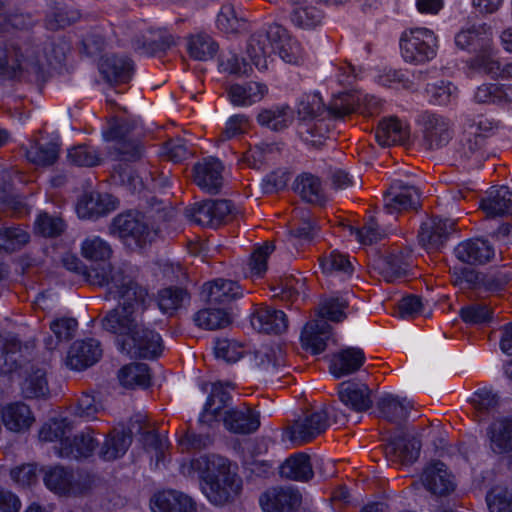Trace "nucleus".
<instances>
[{"label":"nucleus","instance_id":"obj_1","mask_svg":"<svg viewBox=\"0 0 512 512\" xmlns=\"http://www.w3.org/2000/svg\"><path fill=\"white\" fill-rule=\"evenodd\" d=\"M181 473L192 477L199 474L201 488L209 501L222 506L235 499L241 490V479L231 470L228 459L211 454L192 459L181 465Z\"/></svg>","mask_w":512,"mask_h":512},{"label":"nucleus","instance_id":"obj_2","mask_svg":"<svg viewBox=\"0 0 512 512\" xmlns=\"http://www.w3.org/2000/svg\"><path fill=\"white\" fill-rule=\"evenodd\" d=\"M115 277L112 286L108 287V295L119 299L120 305L109 311L101 323L104 330L118 336V342L137 328V311L145 306L148 292L132 278Z\"/></svg>","mask_w":512,"mask_h":512},{"label":"nucleus","instance_id":"obj_3","mask_svg":"<svg viewBox=\"0 0 512 512\" xmlns=\"http://www.w3.org/2000/svg\"><path fill=\"white\" fill-rule=\"evenodd\" d=\"M52 61L41 55L39 47L20 45L15 41L0 42V77L16 79L25 74L37 80L43 77L45 66Z\"/></svg>","mask_w":512,"mask_h":512},{"label":"nucleus","instance_id":"obj_4","mask_svg":"<svg viewBox=\"0 0 512 512\" xmlns=\"http://www.w3.org/2000/svg\"><path fill=\"white\" fill-rule=\"evenodd\" d=\"M112 254L110 245L100 237L87 238L82 244V255L93 261L89 269L83 271L84 279L93 286H112L113 278L121 275V278H131L120 267H113L108 259Z\"/></svg>","mask_w":512,"mask_h":512},{"label":"nucleus","instance_id":"obj_5","mask_svg":"<svg viewBox=\"0 0 512 512\" xmlns=\"http://www.w3.org/2000/svg\"><path fill=\"white\" fill-rule=\"evenodd\" d=\"M110 231L132 249L151 244L157 236V230L148 223L143 214L131 211L116 216Z\"/></svg>","mask_w":512,"mask_h":512},{"label":"nucleus","instance_id":"obj_6","mask_svg":"<svg viewBox=\"0 0 512 512\" xmlns=\"http://www.w3.org/2000/svg\"><path fill=\"white\" fill-rule=\"evenodd\" d=\"M46 486L60 495H86L93 486V478L86 471H72L62 466L49 468L44 475Z\"/></svg>","mask_w":512,"mask_h":512},{"label":"nucleus","instance_id":"obj_7","mask_svg":"<svg viewBox=\"0 0 512 512\" xmlns=\"http://www.w3.org/2000/svg\"><path fill=\"white\" fill-rule=\"evenodd\" d=\"M400 47L406 62L423 64L436 56V37L428 29H413L402 35Z\"/></svg>","mask_w":512,"mask_h":512},{"label":"nucleus","instance_id":"obj_8","mask_svg":"<svg viewBox=\"0 0 512 512\" xmlns=\"http://www.w3.org/2000/svg\"><path fill=\"white\" fill-rule=\"evenodd\" d=\"M330 409L324 406L321 409L308 411L290 425L286 433L296 445H302L324 433L330 426Z\"/></svg>","mask_w":512,"mask_h":512},{"label":"nucleus","instance_id":"obj_9","mask_svg":"<svg viewBox=\"0 0 512 512\" xmlns=\"http://www.w3.org/2000/svg\"><path fill=\"white\" fill-rule=\"evenodd\" d=\"M284 35V27L273 24L268 28L260 29L254 32L247 44L246 53L253 65L259 70H265L268 67V59L276 54L277 41Z\"/></svg>","mask_w":512,"mask_h":512},{"label":"nucleus","instance_id":"obj_10","mask_svg":"<svg viewBox=\"0 0 512 512\" xmlns=\"http://www.w3.org/2000/svg\"><path fill=\"white\" fill-rule=\"evenodd\" d=\"M120 350L133 358L153 359L162 352L160 335L140 323L130 336L118 341Z\"/></svg>","mask_w":512,"mask_h":512},{"label":"nucleus","instance_id":"obj_11","mask_svg":"<svg viewBox=\"0 0 512 512\" xmlns=\"http://www.w3.org/2000/svg\"><path fill=\"white\" fill-rule=\"evenodd\" d=\"M383 211L396 218L405 211H417L421 207V195L419 189L412 185L395 181L383 196Z\"/></svg>","mask_w":512,"mask_h":512},{"label":"nucleus","instance_id":"obj_12","mask_svg":"<svg viewBox=\"0 0 512 512\" xmlns=\"http://www.w3.org/2000/svg\"><path fill=\"white\" fill-rule=\"evenodd\" d=\"M380 100L375 96L364 95L358 97L354 94L343 93L334 97L327 107L328 115L335 120H344L355 111L370 116L379 111Z\"/></svg>","mask_w":512,"mask_h":512},{"label":"nucleus","instance_id":"obj_13","mask_svg":"<svg viewBox=\"0 0 512 512\" xmlns=\"http://www.w3.org/2000/svg\"><path fill=\"white\" fill-rule=\"evenodd\" d=\"M419 122L422 125V144L427 150L440 149L452 139L451 123L446 117L425 112Z\"/></svg>","mask_w":512,"mask_h":512},{"label":"nucleus","instance_id":"obj_14","mask_svg":"<svg viewBox=\"0 0 512 512\" xmlns=\"http://www.w3.org/2000/svg\"><path fill=\"white\" fill-rule=\"evenodd\" d=\"M301 494L289 487H272L261 494L259 503L264 512H295L301 505Z\"/></svg>","mask_w":512,"mask_h":512},{"label":"nucleus","instance_id":"obj_15","mask_svg":"<svg viewBox=\"0 0 512 512\" xmlns=\"http://www.w3.org/2000/svg\"><path fill=\"white\" fill-rule=\"evenodd\" d=\"M228 389H234L231 383L216 382L212 384L210 395L200 416V422L212 425L223 420L224 411L231 409L232 396Z\"/></svg>","mask_w":512,"mask_h":512},{"label":"nucleus","instance_id":"obj_16","mask_svg":"<svg viewBox=\"0 0 512 512\" xmlns=\"http://www.w3.org/2000/svg\"><path fill=\"white\" fill-rule=\"evenodd\" d=\"M423 486L433 495L445 496L455 489L454 477L441 461L429 463L421 475Z\"/></svg>","mask_w":512,"mask_h":512},{"label":"nucleus","instance_id":"obj_17","mask_svg":"<svg viewBox=\"0 0 512 512\" xmlns=\"http://www.w3.org/2000/svg\"><path fill=\"white\" fill-rule=\"evenodd\" d=\"M224 426L237 434H250L260 426V415L246 404L224 411Z\"/></svg>","mask_w":512,"mask_h":512},{"label":"nucleus","instance_id":"obj_18","mask_svg":"<svg viewBox=\"0 0 512 512\" xmlns=\"http://www.w3.org/2000/svg\"><path fill=\"white\" fill-rule=\"evenodd\" d=\"M101 355L99 341L95 339L76 341L68 351L66 364L73 370L81 371L95 364Z\"/></svg>","mask_w":512,"mask_h":512},{"label":"nucleus","instance_id":"obj_19","mask_svg":"<svg viewBox=\"0 0 512 512\" xmlns=\"http://www.w3.org/2000/svg\"><path fill=\"white\" fill-rule=\"evenodd\" d=\"M194 182L204 191L217 194L223 184V166L215 158H206L194 166Z\"/></svg>","mask_w":512,"mask_h":512},{"label":"nucleus","instance_id":"obj_20","mask_svg":"<svg viewBox=\"0 0 512 512\" xmlns=\"http://www.w3.org/2000/svg\"><path fill=\"white\" fill-rule=\"evenodd\" d=\"M153 512H196V503L187 494L167 489L156 493L151 499Z\"/></svg>","mask_w":512,"mask_h":512},{"label":"nucleus","instance_id":"obj_21","mask_svg":"<svg viewBox=\"0 0 512 512\" xmlns=\"http://www.w3.org/2000/svg\"><path fill=\"white\" fill-rule=\"evenodd\" d=\"M454 223L439 217H431L421 224L418 238L428 250H437L447 240Z\"/></svg>","mask_w":512,"mask_h":512},{"label":"nucleus","instance_id":"obj_22","mask_svg":"<svg viewBox=\"0 0 512 512\" xmlns=\"http://www.w3.org/2000/svg\"><path fill=\"white\" fill-rule=\"evenodd\" d=\"M410 257V252L404 250L388 253L375 262V270L388 283L398 281L407 275Z\"/></svg>","mask_w":512,"mask_h":512},{"label":"nucleus","instance_id":"obj_23","mask_svg":"<svg viewBox=\"0 0 512 512\" xmlns=\"http://www.w3.org/2000/svg\"><path fill=\"white\" fill-rule=\"evenodd\" d=\"M97 446L98 441L92 432L87 430L75 435L73 439L68 437L62 440L61 445L55 449L59 457L78 460L91 456Z\"/></svg>","mask_w":512,"mask_h":512},{"label":"nucleus","instance_id":"obj_24","mask_svg":"<svg viewBox=\"0 0 512 512\" xmlns=\"http://www.w3.org/2000/svg\"><path fill=\"white\" fill-rule=\"evenodd\" d=\"M338 396L340 401L356 412H363L371 408V390L365 383L343 382L339 385Z\"/></svg>","mask_w":512,"mask_h":512},{"label":"nucleus","instance_id":"obj_25","mask_svg":"<svg viewBox=\"0 0 512 512\" xmlns=\"http://www.w3.org/2000/svg\"><path fill=\"white\" fill-rule=\"evenodd\" d=\"M99 71L108 83H127L132 77L134 66L127 57L109 55L101 58Z\"/></svg>","mask_w":512,"mask_h":512},{"label":"nucleus","instance_id":"obj_26","mask_svg":"<svg viewBox=\"0 0 512 512\" xmlns=\"http://www.w3.org/2000/svg\"><path fill=\"white\" fill-rule=\"evenodd\" d=\"M455 255L463 263L485 264L493 258L494 248L487 240L469 239L457 245Z\"/></svg>","mask_w":512,"mask_h":512},{"label":"nucleus","instance_id":"obj_27","mask_svg":"<svg viewBox=\"0 0 512 512\" xmlns=\"http://www.w3.org/2000/svg\"><path fill=\"white\" fill-rule=\"evenodd\" d=\"M118 201L110 194L99 192L86 193L77 205V213L81 218L99 217L117 207Z\"/></svg>","mask_w":512,"mask_h":512},{"label":"nucleus","instance_id":"obj_28","mask_svg":"<svg viewBox=\"0 0 512 512\" xmlns=\"http://www.w3.org/2000/svg\"><path fill=\"white\" fill-rule=\"evenodd\" d=\"M251 325L259 332L281 334L288 328V319L283 311L260 307L252 314Z\"/></svg>","mask_w":512,"mask_h":512},{"label":"nucleus","instance_id":"obj_29","mask_svg":"<svg viewBox=\"0 0 512 512\" xmlns=\"http://www.w3.org/2000/svg\"><path fill=\"white\" fill-rule=\"evenodd\" d=\"M471 71L482 72L492 78L500 73V62L497 59V50L493 40H485L483 46L476 49L475 55L466 61Z\"/></svg>","mask_w":512,"mask_h":512},{"label":"nucleus","instance_id":"obj_30","mask_svg":"<svg viewBox=\"0 0 512 512\" xmlns=\"http://www.w3.org/2000/svg\"><path fill=\"white\" fill-rule=\"evenodd\" d=\"M244 360L250 368L270 374H274L285 363L283 351L279 347H264L245 353Z\"/></svg>","mask_w":512,"mask_h":512},{"label":"nucleus","instance_id":"obj_31","mask_svg":"<svg viewBox=\"0 0 512 512\" xmlns=\"http://www.w3.org/2000/svg\"><path fill=\"white\" fill-rule=\"evenodd\" d=\"M331 336V326L324 320H313L306 324L301 333L302 346L313 354L322 353Z\"/></svg>","mask_w":512,"mask_h":512},{"label":"nucleus","instance_id":"obj_32","mask_svg":"<svg viewBox=\"0 0 512 512\" xmlns=\"http://www.w3.org/2000/svg\"><path fill=\"white\" fill-rule=\"evenodd\" d=\"M482 136H475L464 130L456 153L464 164L477 168L485 161L487 154Z\"/></svg>","mask_w":512,"mask_h":512},{"label":"nucleus","instance_id":"obj_33","mask_svg":"<svg viewBox=\"0 0 512 512\" xmlns=\"http://www.w3.org/2000/svg\"><path fill=\"white\" fill-rule=\"evenodd\" d=\"M242 296V289L232 280L216 279L204 284L202 297L211 304H223Z\"/></svg>","mask_w":512,"mask_h":512},{"label":"nucleus","instance_id":"obj_34","mask_svg":"<svg viewBox=\"0 0 512 512\" xmlns=\"http://www.w3.org/2000/svg\"><path fill=\"white\" fill-rule=\"evenodd\" d=\"M421 443L416 438L399 436L386 446V455L392 462L408 464L414 462L420 453Z\"/></svg>","mask_w":512,"mask_h":512},{"label":"nucleus","instance_id":"obj_35","mask_svg":"<svg viewBox=\"0 0 512 512\" xmlns=\"http://www.w3.org/2000/svg\"><path fill=\"white\" fill-rule=\"evenodd\" d=\"M409 127L397 117L383 119L376 131V140L381 146L406 144L409 140Z\"/></svg>","mask_w":512,"mask_h":512},{"label":"nucleus","instance_id":"obj_36","mask_svg":"<svg viewBox=\"0 0 512 512\" xmlns=\"http://www.w3.org/2000/svg\"><path fill=\"white\" fill-rule=\"evenodd\" d=\"M4 426L13 432H24L34 422V416L28 405L22 402L10 403L2 409Z\"/></svg>","mask_w":512,"mask_h":512},{"label":"nucleus","instance_id":"obj_37","mask_svg":"<svg viewBox=\"0 0 512 512\" xmlns=\"http://www.w3.org/2000/svg\"><path fill=\"white\" fill-rule=\"evenodd\" d=\"M481 209L488 217L512 214V191L506 186L492 189L488 196L481 200Z\"/></svg>","mask_w":512,"mask_h":512},{"label":"nucleus","instance_id":"obj_38","mask_svg":"<svg viewBox=\"0 0 512 512\" xmlns=\"http://www.w3.org/2000/svg\"><path fill=\"white\" fill-rule=\"evenodd\" d=\"M365 361V354L362 349L349 347L336 354L330 365L331 373L336 377L357 371Z\"/></svg>","mask_w":512,"mask_h":512},{"label":"nucleus","instance_id":"obj_39","mask_svg":"<svg viewBox=\"0 0 512 512\" xmlns=\"http://www.w3.org/2000/svg\"><path fill=\"white\" fill-rule=\"evenodd\" d=\"M282 478L293 481H309L313 475L310 457L305 453H296L287 458L279 468Z\"/></svg>","mask_w":512,"mask_h":512},{"label":"nucleus","instance_id":"obj_40","mask_svg":"<svg viewBox=\"0 0 512 512\" xmlns=\"http://www.w3.org/2000/svg\"><path fill=\"white\" fill-rule=\"evenodd\" d=\"M175 45L174 37L166 31H150L142 39L134 41V48L144 55L155 56L165 52Z\"/></svg>","mask_w":512,"mask_h":512},{"label":"nucleus","instance_id":"obj_41","mask_svg":"<svg viewBox=\"0 0 512 512\" xmlns=\"http://www.w3.org/2000/svg\"><path fill=\"white\" fill-rule=\"evenodd\" d=\"M133 431L122 429L112 430L100 450V457L111 461L123 456L132 443Z\"/></svg>","mask_w":512,"mask_h":512},{"label":"nucleus","instance_id":"obj_42","mask_svg":"<svg viewBox=\"0 0 512 512\" xmlns=\"http://www.w3.org/2000/svg\"><path fill=\"white\" fill-rule=\"evenodd\" d=\"M387 214L382 211L378 216H370L361 229L350 227L351 234L356 236V239L365 245L373 244L385 237L386 226L388 220L385 219Z\"/></svg>","mask_w":512,"mask_h":512},{"label":"nucleus","instance_id":"obj_43","mask_svg":"<svg viewBox=\"0 0 512 512\" xmlns=\"http://www.w3.org/2000/svg\"><path fill=\"white\" fill-rule=\"evenodd\" d=\"M266 85L258 82H249L245 85L233 84L227 88L230 101L234 105H251L259 102L266 95Z\"/></svg>","mask_w":512,"mask_h":512},{"label":"nucleus","instance_id":"obj_44","mask_svg":"<svg viewBox=\"0 0 512 512\" xmlns=\"http://www.w3.org/2000/svg\"><path fill=\"white\" fill-rule=\"evenodd\" d=\"M488 434L491 448L495 453L502 454L512 451V418L494 421Z\"/></svg>","mask_w":512,"mask_h":512},{"label":"nucleus","instance_id":"obj_45","mask_svg":"<svg viewBox=\"0 0 512 512\" xmlns=\"http://www.w3.org/2000/svg\"><path fill=\"white\" fill-rule=\"evenodd\" d=\"M377 409L380 417L398 424L407 418L411 405L405 399L400 400L398 397L387 394L378 400Z\"/></svg>","mask_w":512,"mask_h":512},{"label":"nucleus","instance_id":"obj_46","mask_svg":"<svg viewBox=\"0 0 512 512\" xmlns=\"http://www.w3.org/2000/svg\"><path fill=\"white\" fill-rule=\"evenodd\" d=\"M295 190L309 203L322 205L326 201L320 179L312 174L297 177Z\"/></svg>","mask_w":512,"mask_h":512},{"label":"nucleus","instance_id":"obj_47","mask_svg":"<svg viewBox=\"0 0 512 512\" xmlns=\"http://www.w3.org/2000/svg\"><path fill=\"white\" fill-rule=\"evenodd\" d=\"M485 40H492L491 27L486 23L463 29L455 36V43L461 49L475 47L476 50Z\"/></svg>","mask_w":512,"mask_h":512},{"label":"nucleus","instance_id":"obj_48","mask_svg":"<svg viewBox=\"0 0 512 512\" xmlns=\"http://www.w3.org/2000/svg\"><path fill=\"white\" fill-rule=\"evenodd\" d=\"M27 160L37 166H49L59 156V146L54 142H33L25 150Z\"/></svg>","mask_w":512,"mask_h":512},{"label":"nucleus","instance_id":"obj_49","mask_svg":"<svg viewBox=\"0 0 512 512\" xmlns=\"http://www.w3.org/2000/svg\"><path fill=\"white\" fill-rule=\"evenodd\" d=\"M131 431L141 434V441L144 447L149 450H154L158 458L163 454L165 443L155 430L151 429L146 416H135V418L131 420Z\"/></svg>","mask_w":512,"mask_h":512},{"label":"nucleus","instance_id":"obj_50","mask_svg":"<svg viewBox=\"0 0 512 512\" xmlns=\"http://www.w3.org/2000/svg\"><path fill=\"white\" fill-rule=\"evenodd\" d=\"M190 299L188 292L180 287H168L160 290L157 294L159 309L166 314L172 315Z\"/></svg>","mask_w":512,"mask_h":512},{"label":"nucleus","instance_id":"obj_51","mask_svg":"<svg viewBox=\"0 0 512 512\" xmlns=\"http://www.w3.org/2000/svg\"><path fill=\"white\" fill-rule=\"evenodd\" d=\"M217 49V44L207 34L199 33L188 38L187 50L190 57L195 60L207 61L213 58Z\"/></svg>","mask_w":512,"mask_h":512},{"label":"nucleus","instance_id":"obj_52","mask_svg":"<svg viewBox=\"0 0 512 512\" xmlns=\"http://www.w3.org/2000/svg\"><path fill=\"white\" fill-rule=\"evenodd\" d=\"M478 103L507 104L512 102V87L498 84H483L479 86L474 95Z\"/></svg>","mask_w":512,"mask_h":512},{"label":"nucleus","instance_id":"obj_53","mask_svg":"<svg viewBox=\"0 0 512 512\" xmlns=\"http://www.w3.org/2000/svg\"><path fill=\"white\" fill-rule=\"evenodd\" d=\"M119 380L125 387H147L150 384L149 367L144 363L126 365L119 372Z\"/></svg>","mask_w":512,"mask_h":512},{"label":"nucleus","instance_id":"obj_54","mask_svg":"<svg viewBox=\"0 0 512 512\" xmlns=\"http://www.w3.org/2000/svg\"><path fill=\"white\" fill-rule=\"evenodd\" d=\"M34 229L43 237L54 238L64 233L66 223L60 215L42 212L35 220Z\"/></svg>","mask_w":512,"mask_h":512},{"label":"nucleus","instance_id":"obj_55","mask_svg":"<svg viewBox=\"0 0 512 512\" xmlns=\"http://www.w3.org/2000/svg\"><path fill=\"white\" fill-rule=\"evenodd\" d=\"M29 240V233L19 226L0 228V252L17 251L25 246Z\"/></svg>","mask_w":512,"mask_h":512},{"label":"nucleus","instance_id":"obj_56","mask_svg":"<svg viewBox=\"0 0 512 512\" xmlns=\"http://www.w3.org/2000/svg\"><path fill=\"white\" fill-rule=\"evenodd\" d=\"M257 119L261 125L279 131L288 126L292 116L289 107L283 106L262 110Z\"/></svg>","mask_w":512,"mask_h":512},{"label":"nucleus","instance_id":"obj_57","mask_svg":"<svg viewBox=\"0 0 512 512\" xmlns=\"http://www.w3.org/2000/svg\"><path fill=\"white\" fill-rule=\"evenodd\" d=\"M348 308V301L342 297H327L321 300L318 306L320 320L341 322L346 318L345 310Z\"/></svg>","mask_w":512,"mask_h":512},{"label":"nucleus","instance_id":"obj_58","mask_svg":"<svg viewBox=\"0 0 512 512\" xmlns=\"http://www.w3.org/2000/svg\"><path fill=\"white\" fill-rule=\"evenodd\" d=\"M328 132V125L324 119L315 118L300 122L298 126V133L301 138L314 146L321 145L322 139H325Z\"/></svg>","mask_w":512,"mask_h":512},{"label":"nucleus","instance_id":"obj_59","mask_svg":"<svg viewBox=\"0 0 512 512\" xmlns=\"http://www.w3.org/2000/svg\"><path fill=\"white\" fill-rule=\"evenodd\" d=\"M195 323L204 329L216 330L226 327L230 320L222 309L207 308L198 311L194 316Z\"/></svg>","mask_w":512,"mask_h":512},{"label":"nucleus","instance_id":"obj_60","mask_svg":"<svg viewBox=\"0 0 512 512\" xmlns=\"http://www.w3.org/2000/svg\"><path fill=\"white\" fill-rule=\"evenodd\" d=\"M499 402L498 395L488 389L478 390L470 399V403L475 409L479 420H482L488 414L496 411Z\"/></svg>","mask_w":512,"mask_h":512},{"label":"nucleus","instance_id":"obj_61","mask_svg":"<svg viewBox=\"0 0 512 512\" xmlns=\"http://www.w3.org/2000/svg\"><path fill=\"white\" fill-rule=\"evenodd\" d=\"M23 393L28 398L44 397L49 393L46 371L41 368L32 370L22 386Z\"/></svg>","mask_w":512,"mask_h":512},{"label":"nucleus","instance_id":"obj_62","mask_svg":"<svg viewBox=\"0 0 512 512\" xmlns=\"http://www.w3.org/2000/svg\"><path fill=\"white\" fill-rule=\"evenodd\" d=\"M276 54L290 64H298L303 59V50L299 42L292 39L285 28L281 40L277 41Z\"/></svg>","mask_w":512,"mask_h":512},{"label":"nucleus","instance_id":"obj_63","mask_svg":"<svg viewBox=\"0 0 512 512\" xmlns=\"http://www.w3.org/2000/svg\"><path fill=\"white\" fill-rule=\"evenodd\" d=\"M493 310L485 303H473L460 310L461 319L469 325H482L492 320Z\"/></svg>","mask_w":512,"mask_h":512},{"label":"nucleus","instance_id":"obj_64","mask_svg":"<svg viewBox=\"0 0 512 512\" xmlns=\"http://www.w3.org/2000/svg\"><path fill=\"white\" fill-rule=\"evenodd\" d=\"M68 161L79 167H93L100 163L99 153L86 144L77 145L68 151Z\"/></svg>","mask_w":512,"mask_h":512}]
</instances>
